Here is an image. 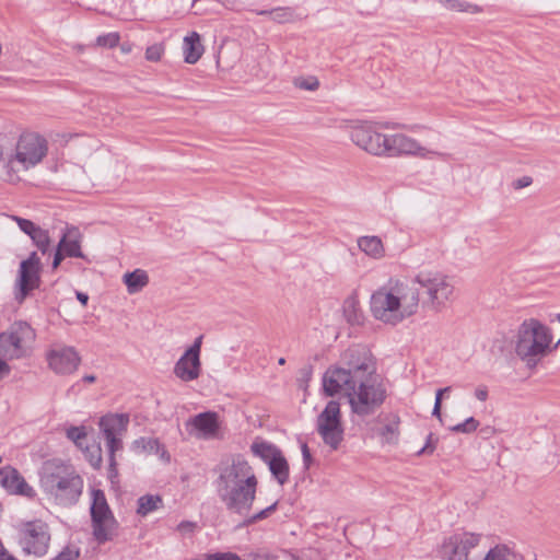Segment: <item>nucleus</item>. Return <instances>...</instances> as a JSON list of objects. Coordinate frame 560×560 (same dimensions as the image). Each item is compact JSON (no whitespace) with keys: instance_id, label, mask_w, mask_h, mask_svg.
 Listing matches in <instances>:
<instances>
[{"instance_id":"1","label":"nucleus","mask_w":560,"mask_h":560,"mask_svg":"<svg viewBox=\"0 0 560 560\" xmlns=\"http://www.w3.org/2000/svg\"><path fill=\"white\" fill-rule=\"evenodd\" d=\"M343 366H331L323 376L327 396L343 393L351 411L359 417L373 415L386 399V388L378 381L371 352L362 346L348 348L342 357Z\"/></svg>"},{"instance_id":"2","label":"nucleus","mask_w":560,"mask_h":560,"mask_svg":"<svg viewBox=\"0 0 560 560\" xmlns=\"http://www.w3.org/2000/svg\"><path fill=\"white\" fill-rule=\"evenodd\" d=\"M215 492L228 511L247 515L256 499L258 480L247 460L237 456L215 469Z\"/></svg>"},{"instance_id":"3","label":"nucleus","mask_w":560,"mask_h":560,"mask_svg":"<svg viewBox=\"0 0 560 560\" xmlns=\"http://www.w3.org/2000/svg\"><path fill=\"white\" fill-rule=\"evenodd\" d=\"M420 292L409 281L392 277L371 295L372 316L384 325L397 326L418 313Z\"/></svg>"},{"instance_id":"4","label":"nucleus","mask_w":560,"mask_h":560,"mask_svg":"<svg viewBox=\"0 0 560 560\" xmlns=\"http://www.w3.org/2000/svg\"><path fill=\"white\" fill-rule=\"evenodd\" d=\"M40 485L57 504L70 506L79 501L84 482L71 465L54 459L44 464Z\"/></svg>"},{"instance_id":"5","label":"nucleus","mask_w":560,"mask_h":560,"mask_svg":"<svg viewBox=\"0 0 560 560\" xmlns=\"http://www.w3.org/2000/svg\"><path fill=\"white\" fill-rule=\"evenodd\" d=\"M552 334L549 327L536 318L525 319L518 327L515 352L528 368H535L538 362L558 347H553Z\"/></svg>"},{"instance_id":"6","label":"nucleus","mask_w":560,"mask_h":560,"mask_svg":"<svg viewBox=\"0 0 560 560\" xmlns=\"http://www.w3.org/2000/svg\"><path fill=\"white\" fill-rule=\"evenodd\" d=\"M421 289L422 304L430 311L442 312L455 300V285L451 277L436 270H421L410 282Z\"/></svg>"},{"instance_id":"7","label":"nucleus","mask_w":560,"mask_h":560,"mask_svg":"<svg viewBox=\"0 0 560 560\" xmlns=\"http://www.w3.org/2000/svg\"><path fill=\"white\" fill-rule=\"evenodd\" d=\"M36 332L26 322H15L0 334V358L4 361L27 355Z\"/></svg>"},{"instance_id":"8","label":"nucleus","mask_w":560,"mask_h":560,"mask_svg":"<svg viewBox=\"0 0 560 560\" xmlns=\"http://www.w3.org/2000/svg\"><path fill=\"white\" fill-rule=\"evenodd\" d=\"M47 140L36 133H23L15 148V154L9 160V166L13 171H27L37 164L47 155Z\"/></svg>"},{"instance_id":"9","label":"nucleus","mask_w":560,"mask_h":560,"mask_svg":"<svg viewBox=\"0 0 560 560\" xmlns=\"http://www.w3.org/2000/svg\"><path fill=\"white\" fill-rule=\"evenodd\" d=\"M129 415L127 413H107L98 421L100 430L106 441L109 455L108 477H117L115 454L122 450V438L129 425Z\"/></svg>"},{"instance_id":"10","label":"nucleus","mask_w":560,"mask_h":560,"mask_svg":"<svg viewBox=\"0 0 560 560\" xmlns=\"http://www.w3.org/2000/svg\"><path fill=\"white\" fill-rule=\"evenodd\" d=\"M316 431L329 451H338L345 440L340 404L329 400L316 418Z\"/></svg>"},{"instance_id":"11","label":"nucleus","mask_w":560,"mask_h":560,"mask_svg":"<svg viewBox=\"0 0 560 560\" xmlns=\"http://www.w3.org/2000/svg\"><path fill=\"white\" fill-rule=\"evenodd\" d=\"M18 541L26 555L43 557L47 553L50 542L48 525L40 521L21 522L16 526Z\"/></svg>"},{"instance_id":"12","label":"nucleus","mask_w":560,"mask_h":560,"mask_svg":"<svg viewBox=\"0 0 560 560\" xmlns=\"http://www.w3.org/2000/svg\"><path fill=\"white\" fill-rule=\"evenodd\" d=\"M91 518L93 536L98 544L112 540L115 535L116 521L107 504L104 492L92 490Z\"/></svg>"},{"instance_id":"13","label":"nucleus","mask_w":560,"mask_h":560,"mask_svg":"<svg viewBox=\"0 0 560 560\" xmlns=\"http://www.w3.org/2000/svg\"><path fill=\"white\" fill-rule=\"evenodd\" d=\"M481 539V534L454 533L443 540L440 556L443 560H476V549Z\"/></svg>"},{"instance_id":"14","label":"nucleus","mask_w":560,"mask_h":560,"mask_svg":"<svg viewBox=\"0 0 560 560\" xmlns=\"http://www.w3.org/2000/svg\"><path fill=\"white\" fill-rule=\"evenodd\" d=\"M45 358L48 368L57 375L73 374L81 364L78 350L62 342H54L46 350Z\"/></svg>"},{"instance_id":"15","label":"nucleus","mask_w":560,"mask_h":560,"mask_svg":"<svg viewBox=\"0 0 560 560\" xmlns=\"http://www.w3.org/2000/svg\"><path fill=\"white\" fill-rule=\"evenodd\" d=\"M186 428L199 440H222L225 435L224 420L215 411H205L190 417Z\"/></svg>"},{"instance_id":"16","label":"nucleus","mask_w":560,"mask_h":560,"mask_svg":"<svg viewBox=\"0 0 560 560\" xmlns=\"http://www.w3.org/2000/svg\"><path fill=\"white\" fill-rule=\"evenodd\" d=\"M404 155L431 158L433 155H440V153L422 147L416 139L405 133L386 135V142L383 148L382 156L399 158Z\"/></svg>"},{"instance_id":"17","label":"nucleus","mask_w":560,"mask_h":560,"mask_svg":"<svg viewBox=\"0 0 560 560\" xmlns=\"http://www.w3.org/2000/svg\"><path fill=\"white\" fill-rule=\"evenodd\" d=\"M349 133L352 142L363 151L375 156L383 155L387 133L378 131L374 124L365 121L353 125Z\"/></svg>"},{"instance_id":"18","label":"nucleus","mask_w":560,"mask_h":560,"mask_svg":"<svg viewBox=\"0 0 560 560\" xmlns=\"http://www.w3.org/2000/svg\"><path fill=\"white\" fill-rule=\"evenodd\" d=\"M203 336H198L174 365V374L183 382H192L201 374L200 352Z\"/></svg>"},{"instance_id":"19","label":"nucleus","mask_w":560,"mask_h":560,"mask_svg":"<svg viewBox=\"0 0 560 560\" xmlns=\"http://www.w3.org/2000/svg\"><path fill=\"white\" fill-rule=\"evenodd\" d=\"M40 259L36 252L31 253L27 259L21 261L16 285V300L22 302L31 291L37 289L40 284Z\"/></svg>"},{"instance_id":"20","label":"nucleus","mask_w":560,"mask_h":560,"mask_svg":"<svg viewBox=\"0 0 560 560\" xmlns=\"http://www.w3.org/2000/svg\"><path fill=\"white\" fill-rule=\"evenodd\" d=\"M0 485L10 493L34 498L35 490L25 481L18 469L12 466L0 468Z\"/></svg>"},{"instance_id":"21","label":"nucleus","mask_w":560,"mask_h":560,"mask_svg":"<svg viewBox=\"0 0 560 560\" xmlns=\"http://www.w3.org/2000/svg\"><path fill=\"white\" fill-rule=\"evenodd\" d=\"M82 235L75 228H68L60 238L57 247L67 256L75 258H85L81 249Z\"/></svg>"},{"instance_id":"22","label":"nucleus","mask_w":560,"mask_h":560,"mask_svg":"<svg viewBox=\"0 0 560 560\" xmlns=\"http://www.w3.org/2000/svg\"><path fill=\"white\" fill-rule=\"evenodd\" d=\"M358 247L366 256L373 259H382L385 257V247L381 237L376 235L360 236L357 241Z\"/></svg>"},{"instance_id":"23","label":"nucleus","mask_w":560,"mask_h":560,"mask_svg":"<svg viewBox=\"0 0 560 560\" xmlns=\"http://www.w3.org/2000/svg\"><path fill=\"white\" fill-rule=\"evenodd\" d=\"M183 52L185 62L194 65L203 54V46L201 45L200 35L197 32L190 33L184 38Z\"/></svg>"},{"instance_id":"24","label":"nucleus","mask_w":560,"mask_h":560,"mask_svg":"<svg viewBox=\"0 0 560 560\" xmlns=\"http://www.w3.org/2000/svg\"><path fill=\"white\" fill-rule=\"evenodd\" d=\"M122 281L127 287L129 294H136L149 283L148 272L143 269H136L131 272H126L122 277Z\"/></svg>"},{"instance_id":"25","label":"nucleus","mask_w":560,"mask_h":560,"mask_svg":"<svg viewBox=\"0 0 560 560\" xmlns=\"http://www.w3.org/2000/svg\"><path fill=\"white\" fill-rule=\"evenodd\" d=\"M343 316L351 325H362L364 314L360 306V302L355 296H349L343 303Z\"/></svg>"},{"instance_id":"26","label":"nucleus","mask_w":560,"mask_h":560,"mask_svg":"<svg viewBox=\"0 0 560 560\" xmlns=\"http://www.w3.org/2000/svg\"><path fill=\"white\" fill-rule=\"evenodd\" d=\"M250 450L255 456L261 458L267 465L282 453L277 446L265 441H255Z\"/></svg>"},{"instance_id":"27","label":"nucleus","mask_w":560,"mask_h":560,"mask_svg":"<svg viewBox=\"0 0 560 560\" xmlns=\"http://www.w3.org/2000/svg\"><path fill=\"white\" fill-rule=\"evenodd\" d=\"M268 467L271 475L280 486H283L289 481L290 468L282 453L279 454V456H277L273 460H271Z\"/></svg>"},{"instance_id":"28","label":"nucleus","mask_w":560,"mask_h":560,"mask_svg":"<svg viewBox=\"0 0 560 560\" xmlns=\"http://www.w3.org/2000/svg\"><path fill=\"white\" fill-rule=\"evenodd\" d=\"M444 9L452 12H464L469 14H478L483 11V8L464 0H440Z\"/></svg>"},{"instance_id":"29","label":"nucleus","mask_w":560,"mask_h":560,"mask_svg":"<svg viewBox=\"0 0 560 560\" xmlns=\"http://www.w3.org/2000/svg\"><path fill=\"white\" fill-rule=\"evenodd\" d=\"M162 506V498L160 495L145 494L138 499L137 513L141 516L159 510Z\"/></svg>"},{"instance_id":"30","label":"nucleus","mask_w":560,"mask_h":560,"mask_svg":"<svg viewBox=\"0 0 560 560\" xmlns=\"http://www.w3.org/2000/svg\"><path fill=\"white\" fill-rule=\"evenodd\" d=\"M85 458L89 460L92 467L100 468L102 464V448L100 444L93 443L89 445L88 443L83 446Z\"/></svg>"},{"instance_id":"31","label":"nucleus","mask_w":560,"mask_h":560,"mask_svg":"<svg viewBox=\"0 0 560 560\" xmlns=\"http://www.w3.org/2000/svg\"><path fill=\"white\" fill-rule=\"evenodd\" d=\"M31 238L43 254H46L49 250L51 241L47 230H44L39 226L38 230L31 236Z\"/></svg>"},{"instance_id":"32","label":"nucleus","mask_w":560,"mask_h":560,"mask_svg":"<svg viewBox=\"0 0 560 560\" xmlns=\"http://www.w3.org/2000/svg\"><path fill=\"white\" fill-rule=\"evenodd\" d=\"M67 438L81 450H83V446L88 443L86 431L84 427H70L67 430Z\"/></svg>"},{"instance_id":"33","label":"nucleus","mask_w":560,"mask_h":560,"mask_svg":"<svg viewBox=\"0 0 560 560\" xmlns=\"http://www.w3.org/2000/svg\"><path fill=\"white\" fill-rule=\"evenodd\" d=\"M513 553L504 545H497L491 548L483 560H513Z\"/></svg>"},{"instance_id":"34","label":"nucleus","mask_w":560,"mask_h":560,"mask_svg":"<svg viewBox=\"0 0 560 560\" xmlns=\"http://www.w3.org/2000/svg\"><path fill=\"white\" fill-rule=\"evenodd\" d=\"M293 85L300 90L316 91L319 88V81L314 75L296 77L293 80Z\"/></svg>"},{"instance_id":"35","label":"nucleus","mask_w":560,"mask_h":560,"mask_svg":"<svg viewBox=\"0 0 560 560\" xmlns=\"http://www.w3.org/2000/svg\"><path fill=\"white\" fill-rule=\"evenodd\" d=\"M380 435L384 443H396L398 439V421L384 425L380 431Z\"/></svg>"},{"instance_id":"36","label":"nucleus","mask_w":560,"mask_h":560,"mask_svg":"<svg viewBox=\"0 0 560 560\" xmlns=\"http://www.w3.org/2000/svg\"><path fill=\"white\" fill-rule=\"evenodd\" d=\"M479 427V421L474 417L467 418L464 422L458 423L451 428L453 432L458 433H471L475 432Z\"/></svg>"},{"instance_id":"37","label":"nucleus","mask_w":560,"mask_h":560,"mask_svg":"<svg viewBox=\"0 0 560 560\" xmlns=\"http://www.w3.org/2000/svg\"><path fill=\"white\" fill-rule=\"evenodd\" d=\"M119 39H120V37H119L118 33H108V34L98 36L96 38V44H97V46H101V47L113 48L118 45Z\"/></svg>"},{"instance_id":"38","label":"nucleus","mask_w":560,"mask_h":560,"mask_svg":"<svg viewBox=\"0 0 560 560\" xmlns=\"http://www.w3.org/2000/svg\"><path fill=\"white\" fill-rule=\"evenodd\" d=\"M12 219L18 223L21 231L27 234L30 237L38 230V225L27 219H23L20 217H12Z\"/></svg>"},{"instance_id":"39","label":"nucleus","mask_w":560,"mask_h":560,"mask_svg":"<svg viewBox=\"0 0 560 560\" xmlns=\"http://www.w3.org/2000/svg\"><path fill=\"white\" fill-rule=\"evenodd\" d=\"M80 551L74 547H66L57 557L51 560H78Z\"/></svg>"},{"instance_id":"40","label":"nucleus","mask_w":560,"mask_h":560,"mask_svg":"<svg viewBox=\"0 0 560 560\" xmlns=\"http://www.w3.org/2000/svg\"><path fill=\"white\" fill-rule=\"evenodd\" d=\"M163 54V47L159 44L149 46L145 50V58L149 61H159Z\"/></svg>"},{"instance_id":"41","label":"nucleus","mask_w":560,"mask_h":560,"mask_svg":"<svg viewBox=\"0 0 560 560\" xmlns=\"http://www.w3.org/2000/svg\"><path fill=\"white\" fill-rule=\"evenodd\" d=\"M276 508H277V503L269 505L268 508H266V509L261 510L260 512L256 513L255 515H253L248 520V523L252 524L259 520L268 517L270 515V513H272L276 510Z\"/></svg>"},{"instance_id":"42","label":"nucleus","mask_w":560,"mask_h":560,"mask_svg":"<svg viewBox=\"0 0 560 560\" xmlns=\"http://www.w3.org/2000/svg\"><path fill=\"white\" fill-rule=\"evenodd\" d=\"M205 560H241V558L235 553L224 552L210 555Z\"/></svg>"},{"instance_id":"43","label":"nucleus","mask_w":560,"mask_h":560,"mask_svg":"<svg viewBox=\"0 0 560 560\" xmlns=\"http://www.w3.org/2000/svg\"><path fill=\"white\" fill-rule=\"evenodd\" d=\"M195 528L196 523L189 521H183L177 525V530L183 535L191 534Z\"/></svg>"},{"instance_id":"44","label":"nucleus","mask_w":560,"mask_h":560,"mask_svg":"<svg viewBox=\"0 0 560 560\" xmlns=\"http://www.w3.org/2000/svg\"><path fill=\"white\" fill-rule=\"evenodd\" d=\"M301 451L303 456V463L305 468H308L312 463V454L306 443L301 444Z\"/></svg>"},{"instance_id":"45","label":"nucleus","mask_w":560,"mask_h":560,"mask_svg":"<svg viewBox=\"0 0 560 560\" xmlns=\"http://www.w3.org/2000/svg\"><path fill=\"white\" fill-rule=\"evenodd\" d=\"M260 14H275L273 16V20L278 21V22H282L287 19V13L281 10V9H278V10H273V11H261Z\"/></svg>"},{"instance_id":"46","label":"nucleus","mask_w":560,"mask_h":560,"mask_svg":"<svg viewBox=\"0 0 560 560\" xmlns=\"http://www.w3.org/2000/svg\"><path fill=\"white\" fill-rule=\"evenodd\" d=\"M475 397L480 401L488 399V388L485 385H480L475 389Z\"/></svg>"},{"instance_id":"47","label":"nucleus","mask_w":560,"mask_h":560,"mask_svg":"<svg viewBox=\"0 0 560 560\" xmlns=\"http://www.w3.org/2000/svg\"><path fill=\"white\" fill-rule=\"evenodd\" d=\"M67 257L58 247L56 249L54 260H52V269H57L61 261Z\"/></svg>"},{"instance_id":"48","label":"nucleus","mask_w":560,"mask_h":560,"mask_svg":"<svg viewBox=\"0 0 560 560\" xmlns=\"http://www.w3.org/2000/svg\"><path fill=\"white\" fill-rule=\"evenodd\" d=\"M147 444L144 445L145 448L150 450V451H156L159 452L160 448H161V444L160 442L156 440V439H148Z\"/></svg>"},{"instance_id":"49","label":"nucleus","mask_w":560,"mask_h":560,"mask_svg":"<svg viewBox=\"0 0 560 560\" xmlns=\"http://www.w3.org/2000/svg\"><path fill=\"white\" fill-rule=\"evenodd\" d=\"M431 439H432V434H429L427 444L418 452V455H423V454H427V453H429V454L433 453L434 446L431 445Z\"/></svg>"},{"instance_id":"50","label":"nucleus","mask_w":560,"mask_h":560,"mask_svg":"<svg viewBox=\"0 0 560 560\" xmlns=\"http://www.w3.org/2000/svg\"><path fill=\"white\" fill-rule=\"evenodd\" d=\"M530 184H532V178H530V177H528V176H524V177H522V178H520V179H517V180L515 182L514 187H515L516 189H520V188L527 187V186H529Z\"/></svg>"},{"instance_id":"51","label":"nucleus","mask_w":560,"mask_h":560,"mask_svg":"<svg viewBox=\"0 0 560 560\" xmlns=\"http://www.w3.org/2000/svg\"><path fill=\"white\" fill-rule=\"evenodd\" d=\"M432 415L438 417L441 420V402H440L439 397H435V402H434Z\"/></svg>"},{"instance_id":"52","label":"nucleus","mask_w":560,"mask_h":560,"mask_svg":"<svg viewBox=\"0 0 560 560\" xmlns=\"http://www.w3.org/2000/svg\"><path fill=\"white\" fill-rule=\"evenodd\" d=\"M9 373H10V366L3 359L0 358V375L9 374Z\"/></svg>"},{"instance_id":"53","label":"nucleus","mask_w":560,"mask_h":560,"mask_svg":"<svg viewBox=\"0 0 560 560\" xmlns=\"http://www.w3.org/2000/svg\"><path fill=\"white\" fill-rule=\"evenodd\" d=\"M253 560H276V558L267 553H256Z\"/></svg>"},{"instance_id":"54","label":"nucleus","mask_w":560,"mask_h":560,"mask_svg":"<svg viewBox=\"0 0 560 560\" xmlns=\"http://www.w3.org/2000/svg\"><path fill=\"white\" fill-rule=\"evenodd\" d=\"M451 390V387H444L436 390L435 397L440 398V402H442V397L445 393H448Z\"/></svg>"},{"instance_id":"55","label":"nucleus","mask_w":560,"mask_h":560,"mask_svg":"<svg viewBox=\"0 0 560 560\" xmlns=\"http://www.w3.org/2000/svg\"><path fill=\"white\" fill-rule=\"evenodd\" d=\"M78 300L85 305L88 303L89 296L83 292H77Z\"/></svg>"},{"instance_id":"56","label":"nucleus","mask_w":560,"mask_h":560,"mask_svg":"<svg viewBox=\"0 0 560 560\" xmlns=\"http://www.w3.org/2000/svg\"><path fill=\"white\" fill-rule=\"evenodd\" d=\"M82 380L88 383H94L96 381V376L93 374H89V375L83 376Z\"/></svg>"},{"instance_id":"57","label":"nucleus","mask_w":560,"mask_h":560,"mask_svg":"<svg viewBox=\"0 0 560 560\" xmlns=\"http://www.w3.org/2000/svg\"><path fill=\"white\" fill-rule=\"evenodd\" d=\"M0 556H1L0 560H16L14 557L5 555L2 551H1Z\"/></svg>"},{"instance_id":"58","label":"nucleus","mask_w":560,"mask_h":560,"mask_svg":"<svg viewBox=\"0 0 560 560\" xmlns=\"http://www.w3.org/2000/svg\"><path fill=\"white\" fill-rule=\"evenodd\" d=\"M556 319L560 323V314L556 315ZM557 345H560V339L558 340Z\"/></svg>"},{"instance_id":"59","label":"nucleus","mask_w":560,"mask_h":560,"mask_svg":"<svg viewBox=\"0 0 560 560\" xmlns=\"http://www.w3.org/2000/svg\"><path fill=\"white\" fill-rule=\"evenodd\" d=\"M279 364H284V359L283 358L279 359Z\"/></svg>"},{"instance_id":"60","label":"nucleus","mask_w":560,"mask_h":560,"mask_svg":"<svg viewBox=\"0 0 560 560\" xmlns=\"http://www.w3.org/2000/svg\"><path fill=\"white\" fill-rule=\"evenodd\" d=\"M165 453H166V452H165V450H164V448H162V454H161V456L163 457V456L165 455Z\"/></svg>"}]
</instances>
